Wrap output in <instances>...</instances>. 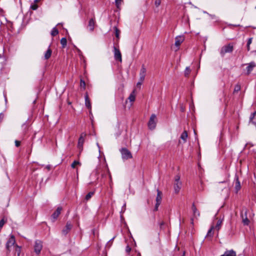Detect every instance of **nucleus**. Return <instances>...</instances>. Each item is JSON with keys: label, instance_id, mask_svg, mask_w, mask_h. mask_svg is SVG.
Returning a JSON list of instances; mask_svg holds the SVG:
<instances>
[{"label": "nucleus", "instance_id": "obj_7", "mask_svg": "<svg viewBox=\"0 0 256 256\" xmlns=\"http://www.w3.org/2000/svg\"><path fill=\"white\" fill-rule=\"evenodd\" d=\"M114 58L116 60L122 62V58L121 52L118 48L114 46Z\"/></svg>", "mask_w": 256, "mask_h": 256}, {"label": "nucleus", "instance_id": "obj_32", "mask_svg": "<svg viewBox=\"0 0 256 256\" xmlns=\"http://www.w3.org/2000/svg\"><path fill=\"white\" fill-rule=\"evenodd\" d=\"M76 165L80 166L81 164L77 160H74L71 164V166L72 168H74Z\"/></svg>", "mask_w": 256, "mask_h": 256}, {"label": "nucleus", "instance_id": "obj_6", "mask_svg": "<svg viewBox=\"0 0 256 256\" xmlns=\"http://www.w3.org/2000/svg\"><path fill=\"white\" fill-rule=\"evenodd\" d=\"M86 136V134L84 132L82 133L78 140V148L80 150V152L82 150L83 144L84 141V138Z\"/></svg>", "mask_w": 256, "mask_h": 256}, {"label": "nucleus", "instance_id": "obj_19", "mask_svg": "<svg viewBox=\"0 0 256 256\" xmlns=\"http://www.w3.org/2000/svg\"><path fill=\"white\" fill-rule=\"evenodd\" d=\"M84 98H85V104H86V106L88 109L91 110L92 106H91L90 100V99L88 98V95L87 94L85 96Z\"/></svg>", "mask_w": 256, "mask_h": 256}, {"label": "nucleus", "instance_id": "obj_28", "mask_svg": "<svg viewBox=\"0 0 256 256\" xmlns=\"http://www.w3.org/2000/svg\"><path fill=\"white\" fill-rule=\"evenodd\" d=\"M58 34V30L56 28H54L51 32V34L52 36H54L57 35Z\"/></svg>", "mask_w": 256, "mask_h": 256}, {"label": "nucleus", "instance_id": "obj_9", "mask_svg": "<svg viewBox=\"0 0 256 256\" xmlns=\"http://www.w3.org/2000/svg\"><path fill=\"white\" fill-rule=\"evenodd\" d=\"M146 73V68L144 66H142L140 73V80L144 81L145 78Z\"/></svg>", "mask_w": 256, "mask_h": 256}, {"label": "nucleus", "instance_id": "obj_45", "mask_svg": "<svg viewBox=\"0 0 256 256\" xmlns=\"http://www.w3.org/2000/svg\"><path fill=\"white\" fill-rule=\"evenodd\" d=\"M209 16L210 17V18L212 19L215 20L216 18V16L215 15H214V14H210Z\"/></svg>", "mask_w": 256, "mask_h": 256}, {"label": "nucleus", "instance_id": "obj_40", "mask_svg": "<svg viewBox=\"0 0 256 256\" xmlns=\"http://www.w3.org/2000/svg\"><path fill=\"white\" fill-rule=\"evenodd\" d=\"M80 86H82L83 88H85L86 84L84 80H80Z\"/></svg>", "mask_w": 256, "mask_h": 256}, {"label": "nucleus", "instance_id": "obj_4", "mask_svg": "<svg viewBox=\"0 0 256 256\" xmlns=\"http://www.w3.org/2000/svg\"><path fill=\"white\" fill-rule=\"evenodd\" d=\"M156 124V116L154 114H152L148 123V126L150 129L154 130L155 128Z\"/></svg>", "mask_w": 256, "mask_h": 256}, {"label": "nucleus", "instance_id": "obj_10", "mask_svg": "<svg viewBox=\"0 0 256 256\" xmlns=\"http://www.w3.org/2000/svg\"><path fill=\"white\" fill-rule=\"evenodd\" d=\"M234 181H235L234 188L236 190V192H237L240 189L241 186H240V182L239 181V180H238V176L236 174V176H235Z\"/></svg>", "mask_w": 256, "mask_h": 256}, {"label": "nucleus", "instance_id": "obj_42", "mask_svg": "<svg viewBox=\"0 0 256 256\" xmlns=\"http://www.w3.org/2000/svg\"><path fill=\"white\" fill-rule=\"evenodd\" d=\"M20 144V141H18V140H15V145L16 147H18Z\"/></svg>", "mask_w": 256, "mask_h": 256}, {"label": "nucleus", "instance_id": "obj_56", "mask_svg": "<svg viewBox=\"0 0 256 256\" xmlns=\"http://www.w3.org/2000/svg\"><path fill=\"white\" fill-rule=\"evenodd\" d=\"M187 20H188V23L189 24V18L188 17L187 18Z\"/></svg>", "mask_w": 256, "mask_h": 256}, {"label": "nucleus", "instance_id": "obj_22", "mask_svg": "<svg viewBox=\"0 0 256 256\" xmlns=\"http://www.w3.org/2000/svg\"><path fill=\"white\" fill-rule=\"evenodd\" d=\"M222 220H218L216 226L214 227V228L216 230L218 231L220 229L222 224Z\"/></svg>", "mask_w": 256, "mask_h": 256}, {"label": "nucleus", "instance_id": "obj_11", "mask_svg": "<svg viewBox=\"0 0 256 256\" xmlns=\"http://www.w3.org/2000/svg\"><path fill=\"white\" fill-rule=\"evenodd\" d=\"M95 20L94 18H92L88 22V28L90 32H92L94 28Z\"/></svg>", "mask_w": 256, "mask_h": 256}, {"label": "nucleus", "instance_id": "obj_44", "mask_svg": "<svg viewBox=\"0 0 256 256\" xmlns=\"http://www.w3.org/2000/svg\"><path fill=\"white\" fill-rule=\"evenodd\" d=\"M160 204L156 203V204L155 206H154V210L156 211L158 210V208Z\"/></svg>", "mask_w": 256, "mask_h": 256}, {"label": "nucleus", "instance_id": "obj_33", "mask_svg": "<svg viewBox=\"0 0 256 256\" xmlns=\"http://www.w3.org/2000/svg\"><path fill=\"white\" fill-rule=\"evenodd\" d=\"M240 90V86L239 84H237L235 86L234 92H237Z\"/></svg>", "mask_w": 256, "mask_h": 256}, {"label": "nucleus", "instance_id": "obj_39", "mask_svg": "<svg viewBox=\"0 0 256 256\" xmlns=\"http://www.w3.org/2000/svg\"><path fill=\"white\" fill-rule=\"evenodd\" d=\"M5 223V221L4 219L0 220V228H1Z\"/></svg>", "mask_w": 256, "mask_h": 256}, {"label": "nucleus", "instance_id": "obj_2", "mask_svg": "<svg viewBox=\"0 0 256 256\" xmlns=\"http://www.w3.org/2000/svg\"><path fill=\"white\" fill-rule=\"evenodd\" d=\"M120 150L121 153L122 160H126L132 158V153L126 148H122Z\"/></svg>", "mask_w": 256, "mask_h": 256}, {"label": "nucleus", "instance_id": "obj_3", "mask_svg": "<svg viewBox=\"0 0 256 256\" xmlns=\"http://www.w3.org/2000/svg\"><path fill=\"white\" fill-rule=\"evenodd\" d=\"M182 186V182L180 181V176H175L174 182V192L176 194H178Z\"/></svg>", "mask_w": 256, "mask_h": 256}, {"label": "nucleus", "instance_id": "obj_60", "mask_svg": "<svg viewBox=\"0 0 256 256\" xmlns=\"http://www.w3.org/2000/svg\"><path fill=\"white\" fill-rule=\"evenodd\" d=\"M26 126L25 124H23L22 126Z\"/></svg>", "mask_w": 256, "mask_h": 256}, {"label": "nucleus", "instance_id": "obj_5", "mask_svg": "<svg viewBox=\"0 0 256 256\" xmlns=\"http://www.w3.org/2000/svg\"><path fill=\"white\" fill-rule=\"evenodd\" d=\"M15 238L13 236H12L9 238L6 244V248L8 250L10 251L12 248H14L15 246Z\"/></svg>", "mask_w": 256, "mask_h": 256}, {"label": "nucleus", "instance_id": "obj_25", "mask_svg": "<svg viewBox=\"0 0 256 256\" xmlns=\"http://www.w3.org/2000/svg\"><path fill=\"white\" fill-rule=\"evenodd\" d=\"M136 96L134 94V91L130 95L128 96V99L130 100V102H133L135 100Z\"/></svg>", "mask_w": 256, "mask_h": 256}, {"label": "nucleus", "instance_id": "obj_49", "mask_svg": "<svg viewBox=\"0 0 256 256\" xmlns=\"http://www.w3.org/2000/svg\"><path fill=\"white\" fill-rule=\"evenodd\" d=\"M246 48H247V50L248 51H249L250 50V45H247L246 44Z\"/></svg>", "mask_w": 256, "mask_h": 256}, {"label": "nucleus", "instance_id": "obj_46", "mask_svg": "<svg viewBox=\"0 0 256 256\" xmlns=\"http://www.w3.org/2000/svg\"><path fill=\"white\" fill-rule=\"evenodd\" d=\"M111 244H112V242H110L108 241L106 244V246L108 248H110V246Z\"/></svg>", "mask_w": 256, "mask_h": 256}, {"label": "nucleus", "instance_id": "obj_50", "mask_svg": "<svg viewBox=\"0 0 256 256\" xmlns=\"http://www.w3.org/2000/svg\"><path fill=\"white\" fill-rule=\"evenodd\" d=\"M115 238V236H114L111 240H109L110 242H112V241L114 240V238Z\"/></svg>", "mask_w": 256, "mask_h": 256}, {"label": "nucleus", "instance_id": "obj_38", "mask_svg": "<svg viewBox=\"0 0 256 256\" xmlns=\"http://www.w3.org/2000/svg\"><path fill=\"white\" fill-rule=\"evenodd\" d=\"M254 116H255L254 114L252 113L251 114L250 118V122L252 123V122H254L252 121V120L254 118Z\"/></svg>", "mask_w": 256, "mask_h": 256}, {"label": "nucleus", "instance_id": "obj_8", "mask_svg": "<svg viewBox=\"0 0 256 256\" xmlns=\"http://www.w3.org/2000/svg\"><path fill=\"white\" fill-rule=\"evenodd\" d=\"M42 248V242L39 240H36L34 246V250L36 254H38L40 252Z\"/></svg>", "mask_w": 256, "mask_h": 256}, {"label": "nucleus", "instance_id": "obj_26", "mask_svg": "<svg viewBox=\"0 0 256 256\" xmlns=\"http://www.w3.org/2000/svg\"><path fill=\"white\" fill-rule=\"evenodd\" d=\"M66 43L67 40L66 38H62L60 40V44L62 45V48H64L66 46Z\"/></svg>", "mask_w": 256, "mask_h": 256}, {"label": "nucleus", "instance_id": "obj_36", "mask_svg": "<svg viewBox=\"0 0 256 256\" xmlns=\"http://www.w3.org/2000/svg\"><path fill=\"white\" fill-rule=\"evenodd\" d=\"M122 0H115L116 5L117 8H118L122 3Z\"/></svg>", "mask_w": 256, "mask_h": 256}, {"label": "nucleus", "instance_id": "obj_35", "mask_svg": "<svg viewBox=\"0 0 256 256\" xmlns=\"http://www.w3.org/2000/svg\"><path fill=\"white\" fill-rule=\"evenodd\" d=\"M107 171L108 174V176H109V178H110V187H112V176H111V174H110L108 169Z\"/></svg>", "mask_w": 256, "mask_h": 256}, {"label": "nucleus", "instance_id": "obj_43", "mask_svg": "<svg viewBox=\"0 0 256 256\" xmlns=\"http://www.w3.org/2000/svg\"><path fill=\"white\" fill-rule=\"evenodd\" d=\"M130 250H131V248L130 246H128L126 248V252H130Z\"/></svg>", "mask_w": 256, "mask_h": 256}, {"label": "nucleus", "instance_id": "obj_37", "mask_svg": "<svg viewBox=\"0 0 256 256\" xmlns=\"http://www.w3.org/2000/svg\"><path fill=\"white\" fill-rule=\"evenodd\" d=\"M161 4V0H156L154 4L156 7H158Z\"/></svg>", "mask_w": 256, "mask_h": 256}, {"label": "nucleus", "instance_id": "obj_51", "mask_svg": "<svg viewBox=\"0 0 256 256\" xmlns=\"http://www.w3.org/2000/svg\"><path fill=\"white\" fill-rule=\"evenodd\" d=\"M50 166H46V168H48V170H50Z\"/></svg>", "mask_w": 256, "mask_h": 256}, {"label": "nucleus", "instance_id": "obj_29", "mask_svg": "<svg viewBox=\"0 0 256 256\" xmlns=\"http://www.w3.org/2000/svg\"><path fill=\"white\" fill-rule=\"evenodd\" d=\"M242 222L244 225L248 226L249 224L250 221L246 216V218H242Z\"/></svg>", "mask_w": 256, "mask_h": 256}, {"label": "nucleus", "instance_id": "obj_16", "mask_svg": "<svg viewBox=\"0 0 256 256\" xmlns=\"http://www.w3.org/2000/svg\"><path fill=\"white\" fill-rule=\"evenodd\" d=\"M256 66V64L254 62H250L246 68L247 74H249L250 72L252 70L253 68Z\"/></svg>", "mask_w": 256, "mask_h": 256}, {"label": "nucleus", "instance_id": "obj_54", "mask_svg": "<svg viewBox=\"0 0 256 256\" xmlns=\"http://www.w3.org/2000/svg\"><path fill=\"white\" fill-rule=\"evenodd\" d=\"M40 0H34V2L37 3Z\"/></svg>", "mask_w": 256, "mask_h": 256}, {"label": "nucleus", "instance_id": "obj_14", "mask_svg": "<svg viewBox=\"0 0 256 256\" xmlns=\"http://www.w3.org/2000/svg\"><path fill=\"white\" fill-rule=\"evenodd\" d=\"M220 256H236V252L233 250H227Z\"/></svg>", "mask_w": 256, "mask_h": 256}, {"label": "nucleus", "instance_id": "obj_15", "mask_svg": "<svg viewBox=\"0 0 256 256\" xmlns=\"http://www.w3.org/2000/svg\"><path fill=\"white\" fill-rule=\"evenodd\" d=\"M62 208L58 207L56 210L54 212V214H52V216L54 220H56L60 214L61 211H62Z\"/></svg>", "mask_w": 256, "mask_h": 256}, {"label": "nucleus", "instance_id": "obj_55", "mask_svg": "<svg viewBox=\"0 0 256 256\" xmlns=\"http://www.w3.org/2000/svg\"><path fill=\"white\" fill-rule=\"evenodd\" d=\"M96 145H97V146H98V148L100 149V146H99L98 143H97V144H96Z\"/></svg>", "mask_w": 256, "mask_h": 256}, {"label": "nucleus", "instance_id": "obj_30", "mask_svg": "<svg viewBox=\"0 0 256 256\" xmlns=\"http://www.w3.org/2000/svg\"><path fill=\"white\" fill-rule=\"evenodd\" d=\"M191 72V70L190 68V67L188 66L186 68V70H184V76H188L189 74H190Z\"/></svg>", "mask_w": 256, "mask_h": 256}, {"label": "nucleus", "instance_id": "obj_52", "mask_svg": "<svg viewBox=\"0 0 256 256\" xmlns=\"http://www.w3.org/2000/svg\"><path fill=\"white\" fill-rule=\"evenodd\" d=\"M164 222H162L161 223H160V227H161L162 225H164Z\"/></svg>", "mask_w": 256, "mask_h": 256}, {"label": "nucleus", "instance_id": "obj_58", "mask_svg": "<svg viewBox=\"0 0 256 256\" xmlns=\"http://www.w3.org/2000/svg\"><path fill=\"white\" fill-rule=\"evenodd\" d=\"M119 135H120V134H118L117 136H118Z\"/></svg>", "mask_w": 256, "mask_h": 256}, {"label": "nucleus", "instance_id": "obj_18", "mask_svg": "<svg viewBox=\"0 0 256 256\" xmlns=\"http://www.w3.org/2000/svg\"><path fill=\"white\" fill-rule=\"evenodd\" d=\"M156 192H157V196L156 197V202L160 204L161 202H162V193L158 189L156 190Z\"/></svg>", "mask_w": 256, "mask_h": 256}, {"label": "nucleus", "instance_id": "obj_31", "mask_svg": "<svg viewBox=\"0 0 256 256\" xmlns=\"http://www.w3.org/2000/svg\"><path fill=\"white\" fill-rule=\"evenodd\" d=\"M30 8L32 10H36L38 8V5L36 4V3L34 2L31 4Z\"/></svg>", "mask_w": 256, "mask_h": 256}, {"label": "nucleus", "instance_id": "obj_59", "mask_svg": "<svg viewBox=\"0 0 256 256\" xmlns=\"http://www.w3.org/2000/svg\"><path fill=\"white\" fill-rule=\"evenodd\" d=\"M191 220H192V223L193 222V220L192 219Z\"/></svg>", "mask_w": 256, "mask_h": 256}, {"label": "nucleus", "instance_id": "obj_53", "mask_svg": "<svg viewBox=\"0 0 256 256\" xmlns=\"http://www.w3.org/2000/svg\"><path fill=\"white\" fill-rule=\"evenodd\" d=\"M204 12V14H208V16H209V14H210L208 13V12H206V11H204V12Z\"/></svg>", "mask_w": 256, "mask_h": 256}, {"label": "nucleus", "instance_id": "obj_47", "mask_svg": "<svg viewBox=\"0 0 256 256\" xmlns=\"http://www.w3.org/2000/svg\"><path fill=\"white\" fill-rule=\"evenodd\" d=\"M111 244H112V242H110L108 241L106 244V246L108 248H110V246Z\"/></svg>", "mask_w": 256, "mask_h": 256}, {"label": "nucleus", "instance_id": "obj_23", "mask_svg": "<svg viewBox=\"0 0 256 256\" xmlns=\"http://www.w3.org/2000/svg\"><path fill=\"white\" fill-rule=\"evenodd\" d=\"M52 50L48 48L44 54V58L46 60H48L52 55Z\"/></svg>", "mask_w": 256, "mask_h": 256}, {"label": "nucleus", "instance_id": "obj_17", "mask_svg": "<svg viewBox=\"0 0 256 256\" xmlns=\"http://www.w3.org/2000/svg\"><path fill=\"white\" fill-rule=\"evenodd\" d=\"M192 210L193 212V215L194 216L195 218H197L198 216H199L200 214L199 211L197 210L196 206H195L194 204H192Z\"/></svg>", "mask_w": 256, "mask_h": 256}, {"label": "nucleus", "instance_id": "obj_12", "mask_svg": "<svg viewBox=\"0 0 256 256\" xmlns=\"http://www.w3.org/2000/svg\"><path fill=\"white\" fill-rule=\"evenodd\" d=\"M184 37L183 36H176L175 38V46L177 47H178L180 44L184 40Z\"/></svg>", "mask_w": 256, "mask_h": 256}, {"label": "nucleus", "instance_id": "obj_1", "mask_svg": "<svg viewBox=\"0 0 256 256\" xmlns=\"http://www.w3.org/2000/svg\"><path fill=\"white\" fill-rule=\"evenodd\" d=\"M234 50V46L232 44H229L222 46L220 50V54L222 56H224L226 53L232 52Z\"/></svg>", "mask_w": 256, "mask_h": 256}, {"label": "nucleus", "instance_id": "obj_34", "mask_svg": "<svg viewBox=\"0 0 256 256\" xmlns=\"http://www.w3.org/2000/svg\"><path fill=\"white\" fill-rule=\"evenodd\" d=\"M114 30H115V34H116V36L117 38H119V35H120V31L118 30V29L115 26L114 28Z\"/></svg>", "mask_w": 256, "mask_h": 256}, {"label": "nucleus", "instance_id": "obj_20", "mask_svg": "<svg viewBox=\"0 0 256 256\" xmlns=\"http://www.w3.org/2000/svg\"><path fill=\"white\" fill-rule=\"evenodd\" d=\"M214 227L213 226L210 227V230L208 232V233L206 234V238H212L213 236L214 232H212V230H214Z\"/></svg>", "mask_w": 256, "mask_h": 256}, {"label": "nucleus", "instance_id": "obj_48", "mask_svg": "<svg viewBox=\"0 0 256 256\" xmlns=\"http://www.w3.org/2000/svg\"><path fill=\"white\" fill-rule=\"evenodd\" d=\"M142 82H143V81H140H140L137 83V84H136L137 86H140L142 85Z\"/></svg>", "mask_w": 256, "mask_h": 256}, {"label": "nucleus", "instance_id": "obj_21", "mask_svg": "<svg viewBox=\"0 0 256 256\" xmlns=\"http://www.w3.org/2000/svg\"><path fill=\"white\" fill-rule=\"evenodd\" d=\"M188 138V133L186 131L184 130L180 136V138L184 141V142H186Z\"/></svg>", "mask_w": 256, "mask_h": 256}, {"label": "nucleus", "instance_id": "obj_24", "mask_svg": "<svg viewBox=\"0 0 256 256\" xmlns=\"http://www.w3.org/2000/svg\"><path fill=\"white\" fill-rule=\"evenodd\" d=\"M13 249L15 252V254H17L18 256H20V249H21L20 247L16 245V246H14Z\"/></svg>", "mask_w": 256, "mask_h": 256}, {"label": "nucleus", "instance_id": "obj_27", "mask_svg": "<svg viewBox=\"0 0 256 256\" xmlns=\"http://www.w3.org/2000/svg\"><path fill=\"white\" fill-rule=\"evenodd\" d=\"M94 192H89L86 195V196L85 197V200H88L92 198V196L94 195Z\"/></svg>", "mask_w": 256, "mask_h": 256}, {"label": "nucleus", "instance_id": "obj_57", "mask_svg": "<svg viewBox=\"0 0 256 256\" xmlns=\"http://www.w3.org/2000/svg\"><path fill=\"white\" fill-rule=\"evenodd\" d=\"M253 114H254V115L256 114V111H255L254 112H253Z\"/></svg>", "mask_w": 256, "mask_h": 256}, {"label": "nucleus", "instance_id": "obj_41", "mask_svg": "<svg viewBox=\"0 0 256 256\" xmlns=\"http://www.w3.org/2000/svg\"><path fill=\"white\" fill-rule=\"evenodd\" d=\"M252 38H249L248 39V40L247 45H250V44L252 42Z\"/></svg>", "mask_w": 256, "mask_h": 256}, {"label": "nucleus", "instance_id": "obj_13", "mask_svg": "<svg viewBox=\"0 0 256 256\" xmlns=\"http://www.w3.org/2000/svg\"><path fill=\"white\" fill-rule=\"evenodd\" d=\"M72 225L70 223L68 222L66 226V227L62 230V232L64 235L66 234L68 232L71 230Z\"/></svg>", "mask_w": 256, "mask_h": 256}]
</instances>
